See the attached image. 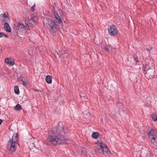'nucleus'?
Returning <instances> with one entry per match:
<instances>
[{
	"label": "nucleus",
	"instance_id": "obj_24",
	"mask_svg": "<svg viewBox=\"0 0 157 157\" xmlns=\"http://www.w3.org/2000/svg\"><path fill=\"white\" fill-rule=\"evenodd\" d=\"M154 155L153 154H152V153H151L149 157H154Z\"/></svg>",
	"mask_w": 157,
	"mask_h": 157
},
{
	"label": "nucleus",
	"instance_id": "obj_7",
	"mask_svg": "<svg viewBox=\"0 0 157 157\" xmlns=\"http://www.w3.org/2000/svg\"><path fill=\"white\" fill-rule=\"evenodd\" d=\"M15 29L19 32H21L29 29V25L26 23L25 24L19 22L15 26Z\"/></svg>",
	"mask_w": 157,
	"mask_h": 157
},
{
	"label": "nucleus",
	"instance_id": "obj_18",
	"mask_svg": "<svg viewBox=\"0 0 157 157\" xmlns=\"http://www.w3.org/2000/svg\"><path fill=\"white\" fill-rule=\"evenodd\" d=\"M151 118L152 120L155 121H157V116L155 114H152L151 115Z\"/></svg>",
	"mask_w": 157,
	"mask_h": 157
},
{
	"label": "nucleus",
	"instance_id": "obj_17",
	"mask_svg": "<svg viewBox=\"0 0 157 157\" xmlns=\"http://www.w3.org/2000/svg\"><path fill=\"white\" fill-rule=\"evenodd\" d=\"M14 91L16 94H19V89L18 86H16L14 87Z\"/></svg>",
	"mask_w": 157,
	"mask_h": 157
},
{
	"label": "nucleus",
	"instance_id": "obj_2",
	"mask_svg": "<svg viewBox=\"0 0 157 157\" xmlns=\"http://www.w3.org/2000/svg\"><path fill=\"white\" fill-rule=\"evenodd\" d=\"M18 134L16 133L14 134L8 143V147L10 150L12 152H14L16 148V144L18 142Z\"/></svg>",
	"mask_w": 157,
	"mask_h": 157
},
{
	"label": "nucleus",
	"instance_id": "obj_19",
	"mask_svg": "<svg viewBox=\"0 0 157 157\" xmlns=\"http://www.w3.org/2000/svg\"><path fill=\"white\" fill-rule=\"evenodd\" d=\"M3 37L8 38V36L7 35H6L5 34L2 33L0 32V38Z\"/></svg>",
	"mask_w": 157,
	"mask_h": 157
},
{
	"label": "nucleus",
	"instance_id": "obj_11",
	"mask_svg": "<svg viewBox=\"0 0 157 157\" xmlns=\"http://www.w3.org/2000/svg\"><path fill=\"white\" fill-rule=\"evenodd\" d=\"M4 29L7 32H10L11 29L10 25H9L8 22L5 23L4 25Z\"/></svg>",
	"mask_w": 157,
	"mask_h": 157
},
{
	"label": "nucleus",
	"instance_id": "obj_15",
	"mask_svg": "<svg viewBox=\"0 0 157 157\" xmlns=\"http://www.w3.org/2000/svg\"><path fill=\"white\" fill-rule=\"evenodd\" d=\"M22 109L21 106V105L18 104H17L15 107H14V109L17 111H20Z\"/></svg>",
	"mask_w": 157,
	"mask_h": 157
},
{
	"label": "nucleus",
	"instance_id": "obj_21",
	"mask_svg": "<svg viewBox=\"0 0 157 157\" xmlns=\"http://www.w3.org/2000/svg\"><path fill=\"white\" fill-rule=\"evenodd\" d=\"M133 58H134V59L137 62H138V58L136 56V55H134L133 56Z\"/></svg>",
	"mask_w": 157,
	"mask_h": 157
},
{
	"label": "nucleus",
	"instance_id": "obj_9",
	"mask_svg": "<svg viewBox=\"0 0 157 157\" xmlns=\"http://www.w3.org/2000/svg\"><path fill=\"white\" fill-rule=\"evenodd\" d=\"M36 20L37 17H31L28 21L25 23L29 25V27H33L35 25L36 22Z\"/></svg>",
	"mask_w": 157,
	"mask_h": 157
},
{
	"label": "nucleus",
	"instance_id": "obj_23",
	"mask_svg": "<svg viewBox=\"0 0 157 157\" xmlns=\"http://www.w3.org/2000/svg\"><path fill=\"white\" fill-rule=\"evenodd\" d=\"M35 5H34L32 7H31V10L32 11H34V10H35Z\"/></svg>",
	"mask_w": 157,
	"mask_h": 157
},
{
	"label": "nucleus",
	"instance_id": "obj_27",
	"mask_svg": "<svg viewBox=\"0 0 157 157\" xmlns=\"http://www.w3.org/2000/svg\"><path fill=\"white\" fill-rule=\"evenodd\" d=\"M147 49L148 51H149L150 50H151V48H148Z\"/></svg>",
	"mask_w": 157,
	"mask_h": 157
},
{
	"label": "nucleus",
	"instance_id": "obj_20",
	"mask_svg": "<svg viewBox=\"0 0 157 157\" xmlns=\"http://www.w3.org/2000/svg\"><path fill=\"white\" fill-rule=\"evenodd\" d=\"M68 56V54L66 52H64V53L62 54V55H60V56H62L63 58H66Z\"/></svg>",
	"mask_w": 157,
	"mask_h": 157
},
{
	"label": "nucleus",
	"instance_id": "obj_22",
	"mask_svg": "<svg viewBox=\"0 0 157 157\" xmlns=\"http://www.w3.org/2000/svg\"><path fill=\"white\" fill-rule=\"evenodd\" d=\"M105 50L106 51H109V46H106L105 47Z\"/></svg>",
	"mask_w": 157,
	"mask_h": 157
},
{
	"label": "nucleus",
	"instance_id": "obj_25",
	"mask_svg": "<svg viewBox=\"0 0 157 157\" xmlns=\"http://www.w3.org/2000/svg\"><path fill=\"white\" fill-rule=\"evenodd\" d=\"M22 85L24 86H26V84L22 80Z\"/></svg>",
	"mask_w": 157,
	"mask_h": 157
},
{
	"label": "nucleus",
	"instance_id": "obj_12",
	"mask_svg": "<svg viewBox=\"0 0 157 157\" xmlns=\"http://www.w3.org/2000/svg\"><path fill=\"white\" fill-rule=\"evenodd\" d=\"M6 63L10 66H13L14 63V62L10 58H7L5 59Z\"/></svg>",
	"mask_w": 157,
	"mask_h": 157
},
{
	"label": "nucleus",
	"instance_id": "obj_16",
	"mask_svg": "<svg viewBox=\"0 0 157 157\" xmlns=\"http://www.w3.org/2000/svg\"><path fill=\"white\" fill-rule=\"evenodd\" d=\"M99 136V134L97 132H94L92 134V137L95 139L97 138Z\"/></svg>",
	"mask_w": 157,
	"mask_h": 157
},
{
	"label": "nucleus",
	"instance_id": "obj_6",
	"mask_svg": "<svg viewBox=\"0 0 157 157\" xmlns=\"http://www.w3.org/2000/svg\"><path fill=\"white\" fill-rule=\"evenodd\" d=\"M157 132L156 130L154 129H151L149 132L148 136L151 139V142L153 147L157 149V147L155 145L156 143L155 134Z\"/></svg>",
	"mask_w": 157,
	"mask_h": 157
},
{
	"label": "nucleus",
	"instance_id": "obj_4",
	"mask_svg": "<svg viewBox=\"0 0 157 157\" xmlns=\"http://www.w3.org/2000/svg\"><path fill=\"white\" fill-rule=\"evenodd\" d=\"M46 23L48 25V27L49 30L52 32L55 33L59 29V24L50 19H47Z\"/></svg>",
	"mask_w": 157,
	"mask_h": 157
},
{
	"label": "nucleus",
	"instance_id": "obj_14",
	"mask_svg": "<svg viewBox=\"0 0 157 157\" xmlns=\"http://www.w3.org/2000/svg\"><path fill=\"white\" fill-rule=\"evenodd\" d=\"M52 77L50 75H47L46 77L45 80L46 82L48 84H50L52 82Z\"/></svg>",
	"mask_w": 157,
	"mask_h": 157
},
{
	"label": "nucleus",
	"instance_id": "obj_10",
	"mask_svg": "<svg viewBox=\"0 0 157 157\" xmlns=\"http://www.w3.org/2000/svg\"><path fill=\"white\" fill-rule=\"evenodd\" d=\"M0 18L2 22H7L10 21L7 13H4L2 14L0 16Z\"/></svg>",
	"mask_w": 157,
	"mask_h": 157
},
{
	"label": "nucleus",
	"instance_id": "obj_13",
	"mask_svg": "<svg viewBox=\"0 0 157 157\" xmlns=\"http://www.w3.org/2000/svg\"><path fill=\"white\" fill-rule=\"evenodd\" d=\"M54 14L56 20L58 21L57 22L59 24L62 22V20L61 17L59 15L58 13L56 12H54Z\"/></svg>",
	"mask_w": 157,
	"mask_h": 157
},
{
	"label": "nucleus",
	"instance_id": "obj_3",
	"mask_svg": "<svg viewBox=\"0 0 157 157\" xmlns=\"http://www.w3.org/2000/svg\"><path fill=\"white\" fill-rule=\"evenodd\" d=\"M46 23L48 25V27L49 30L52 32L55 33L59 29V24L50 19H47Z\"/></svg>",
	"mask_w": 157,
	"mask_h": 157
},
{
	"label": "nucleus",
	"instance_id": "obj_28",
	"mask_svg": "<svg viewBox=\"0 0 157 157\" xmlns=\"http://www.w3.org/2000/svg\"><path fill=\"white\" fill-rule=\"evenodd\" d=\"M34 147H35L36 148V149H37L38 150V147H35V146Z\"/></svg>",
	"mask_w": 157,
	"mask_h": 157
},
{
	"label": "nucleus",
	"instance_id": "obj_8",
	"mask_svg": "<svg viewBox=\"0 0 157 157\" xmlns=\"http://www.w3.org/2000/svg\"><path fill=\"white\" fill-rule=\"evenodd\" d=\"M108 31L109 34L111 36H114L118 33L117 29V27L114 25L109 27Z\"/></svg>",
	"mask_w": 157,
	"mask_h": 157
},
{
	"label": "nucleus",
	"instance_id": "obj_26",
	"mask_svg": "<svg viewBox=\"0 0 157 157\" xmlns=\"http://www.w3.org/2000/svg\"><path fill=\"white\" fill-rule=\"evenodd\" d=\"M3 122V120L1 119H0V124H1Z\"/></svg>",
	"mask_w": 157,
	"mask_h": 157
},
{
	"label": "nucleus",
	"instance_id": "obj_5",
	"mask_svg": "<svg viewBox=\"0 0 157 157\" xmlns=\"http://www.w3.org/2000/svg\"><path fill=\"white\" fill-rule=\"evenodd\" d=\"M96 147L99 153L103 154L105 156L108 155V149L105 144L102 142L99 143L97 144Z\"/></svg>",
	"mask_w": 157,
	"mask_h": 157
},
{
	"label": "nucleus",
	"instance_id": "obj_1",
	"mask_svg": "<svg viewBox=\"0 0 157 157\" xmlns=\"http://www.w3.org/2000/svg\"><path fill=\"white\" fill-rule=\"evenodd\" d=\"M54 134L50 136L46 140L47 144L51 145L63 144H69L71 141L64 136V130L62 127L56 128L54 130Z\"/></svg>",
	"mask_w": 157,
	"mask_h": 157
}]
</instances>
